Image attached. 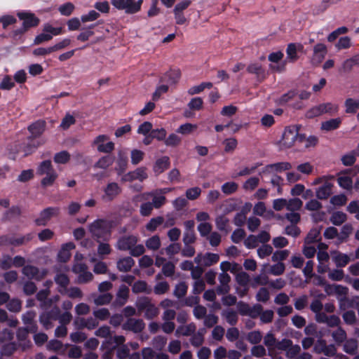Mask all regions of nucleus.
I'll list each match as a JSON object with an SVG mask.
<instances>
[{"label": "nucleus", "instance_id": "nucleus-1", "mask_svg": "<svg viewBox=\"0 0 359 359\" xmlns=\"http://www.w3.org/2000/svg\"><path fill=\"white\" fill-rule=\"evenodd\" d=\"M299 127L297 126H290L287 127L282 135L280 141V147L283 148H290L296 142H302L304 139V135L299 133Z\"/></svg>", "mask_w": 359, "mask_h": 359}, {"label": "nucleus", "instance_id": "nucleus-2", "mask_svg": "<svg viewBox=\"0 0 359 359\" xmlns=\"http://www.w3.org/2000/svg\"><path fill=\"white\" fill-rule=\"evenodd\" d=\"M36 173L44 176L41 180V185L43 187L51 186L57 177L56 171L53 168L50 161H43L38 166Z\"/></svg>", "mask_w": 359, "mask_h": 359}, {"label": "nucleus", "instance_id": "nucleus-3", "mask_svg": "<svg viewBox=\"0 0 359 359\" xmlns=\"http://www.w3.org/2000/svg\"><path fill=\"white\" fill-rule=\"evenodd\" d=\"M111 222L104 219H97L89 225V231L93 236L107 240L110 236Z\"/></svg>", "mask_w": 359, "mask_h": 359}, {"label": "nucleus", "instance_id": "nucleus-4", "mask_svg": "<svg viewBox=\"0 0 359 359\" xmlns=\"http://www.w3.org/2000/svg\"><path fill=\"white\" fill-rule=\"evenodd\" d=\"M111 3L118 10H124L126 13L134 14L141 10L143 0H111Z\"/></svg>", "mask_w": 359, "mask_h": 359}, {"label": "nucleus", "instance_id": "nucleus-5", "mask_svg": "<svg viewBox=\"0 0 359 359\" xmlns=\"http://www.w3.org/2000/svg\"><path fill=\"white\" fill-rule=\"evenodd\" d=\"M136 306L138 312L144 313V316L148 319H151L158 314V308L151 303L148 297H140L136 302Z\"/></svg>", "mask_w": 359, "mask_h": 359}, {"label": "nucleus", "instance_id": "nucleus-6", "mask_svg": "<svg viewBox=\"0 0 359 359\" xmlns=\"http://www.w3.org/2000/svg\"><path fill=\"white\" fill-rule=\"evenodd\" d=\"M138 201H148L151 199V203L154 205V208L158 209L161 208L166 203V198L163 196L158 189L151 191L143 193L136 197Z\"/></svg>", "mask_w": 359, "mask_h": 359}, {"label": "nucleus", "instance_id": "nucleus-7", "mask_svg": "<svg viewBox=\"0 0 359 359\" xmlns=\"http://www.w3.org/2000/svg\"><path fill=\"white\" fill-rule=\"evenodd\" d=\"M93 145L102 153H110L114 149V143L110 141L109 136L106 135H100L96 137L93 142Z\"/></svg>", "mask_w": 359, "mask_h": 359}, {"label": "nucleus", "instance_id": "nucleus-8", "mask_svg": "<svg viewBox=\"0 0 359 359\" xmlns=\"http://www.w3.org/2000/svg\"><path fill=\"white\" fill-rule=\"evenodd\" d=\"M60 208L58 207H49L43 210L35 219V223L38 226H45L51 218L58 216Z\"/></svg>", "mask_w": 359, "mask_h": 359}, {"label": "nucleus", "instance_id": "nucleus-9", "mask_svg": "<svg viewBox=\"0 0 359 359\" xmlns=\"http://www.w3.org/2000/svg\"><path fill=\"white\" fill-rule=\"evenodd\" d=\"M18 18L23 21L25 30L32 27H36L39 23V19L30 12L22 11L18 13Z\"/></svg>", "mask_w": 359, "mask_h": 359}, {"label": "nucleus", "instance_id": "nucleus-10", "mask_svg": "<svg viewBox=\"0 0 359 359\" xmlns=\"http://www.w3.org/2000/svg\"><path fill=\"white\" fill-rule=\"evenodd\" d=\"M147 178V174L146 172V168H138L136 170L129 172L125 175H123L121 177V182H132L133 180H140L143 181Z\"/></svg>", "mask_w": 359, "mask_h": 359}, {"label": "nucleus", "instance_id": "nucleus-11", "mask_svg": "<svg viewBox=\"0 0 359 359\" xmlns=\"http://www.w3.org/2000/svg\"><path fill=\"white\" fill-rule=\"evenodd\" d=\"M22 273L29 279L41 280L46 275V271H39L36 267L27 265L22 269Z\"/></svg>", "mask_w": 359, "mask_h": 359}, {"label": "nucleus", "instance_id": "nucleus-12", "mask_svg": "<svg viewBox=\"0 0 359 359\" xmlns=\"http://www.w3.org/2000/svg\"><path fill=\"white\" fill-rule=\"evenodd\" d=\"M278 348L287 349L286 355L290 358H294L297 356L300 352V346L292 345V341L288 339L283 340L278 346Z\"/></svg>", "mask_w": 359, "mask_h": 359}, {"label": "nucleus", "instance_id": "nucleus-13", "mask_svg": "<svg viewBox=\"0 0 359 359\" xmlns=\"http://www.w3.org/2000/svg\"><path fill=\"white\" fill-rule=\"evenodd\" d=\"M219 257L217 254L215 253H206L204 255H198L194 261L197 264H201L205 266H210L214 264H216L219 261Z\"/></svg>", "mask_w": 359, "mask_h": 359}, {"label": "nucleus", "instance_id": "nucleus-14", "mask_svg": "<svg viewBox=\"0 0 359 359\" xmlns=\"http://www.w3.org/2000/svg\"><path fill=\"white\" fill-rule=\"evenodd\" d=\"M121 191L119 185L116 182H110L104 189V194L103 198L108 201H112Z\"/></svg>", "mask_w": 359, "mask_h": 359}, {"label": "nucleus", "instance_id": "nucleus-15", "mask_svg": "<svg viewBox=\"0 0 359 359\" xmlns=\"http://www.w3.org/2000/svg\"><path fill=\"white\" fill-rule=\"evenodd\" d=\"M137 241L138 238L135 236H125L118 241L116 247L121 250H130Z\"/></svg>", "mask_w": 359, "mask_h": 359}, {"label": "nucleus", "instance_id": "nucleus-16", "mask_svg": "<svg viewBox=\"0 0 359 359\" xmlns=\"http://www.w3.org/2000/svg\"><path fill=\"white\" fill-rule=\"evenodd\" d=\"M327 53V48L323 43H318L313 48V55L311 62L313 65H319L325 58Z\"/></svg>", "mask_w": 359, "mask_h": 359}, {"label": "nucleus", "instance_id": "nucleus-17", "mask_svg": "<svg viewBox=\"0 0 359 359\" xmlns=\"http://www.w3.org/2000/svg\"><path fill=\"white\" fill-rule=\"evenodd\" d=\"M239 312L243 315H249L255 317L262 312V308L260 305H255L253 308H250L248 304L239 302L238 304Z\"/></svg>", "mask_w": 359, "mask_h": 359}, {"label": "nucleus", "instance_id": "nucleus-18", "mask_svg": "<svg viewBox=\"0 0 359 359\" xmlns=\"http://www.w3.org/2000/svg\"><path fill=\"white\" fill-rule=\"evenodd\" d=\"M128 295L129 288L124 285H121L113 305L115 306H121L124 305L128 300Z\"/></svg>", "mask_w": 359, "mask_h": 359}, {"label": "nucleus", "instance_id": "nucleus-19", "mask_svg": "<svg viewBox=\"0 0 359 359\" xmlns=\"http://www.w3.org/2000/svg\"><path fill=\"white\" fill-rule=\"evenodd\" d=\"M144 323L142 320L130 318L123 324L124 330H131L134 332H140L144 328Z\"/></svg>", "mask_w": 359, "mask_h": 359}, {"label": "nucleus", "instance_id": "nucleus-20", "mask_svg": "<svg viewBox=\"0 0 359 359\" xmlns=\"http://www.w3.org/2000/svg\"><path fill=\"white\" fill-rule=\"evenodd\" d=\"M74 248L75 245L72 242L63 244L57 255L59 260L62 262H67L71 257V250Z\"/></svg>", "mask_w": 359, "mask_h": 359}, {"label": "nucleus", "instance_id": "nucleus-21", "mask_svg": "<svg viewBox=\"0 0 359 359\" xmlns=\"http://www.w3.org/2000/svg\"><path fill=\"white\" fill-rule=\"evenodd\" d=\"M292 167V165L289 162H279L266 165L264 172L267 173L281 172L284 170H289Z\"/></svg>", "mask_w": 359, "mask_h": 359}, {"label": "nucleus", "instance_id": "nucleus-22", "mask_svg": "<svg viewBox=\"0 0 359 359\" xmlns=\"http://www.w3.org/2000/svg\"><path fill=\"white\" fill-rule=\"evenodd\" d=\"M220 285L217 288L218 294H226L230 290L229 283L231 280L230 276L226 273H221L219 276Z\"/></svg>", "mask_w": 359, "mask_h": 359}, {"label": "nucleus", "instance_id": "nucleus-23", "mask_svg": "<svg viewBox=\"0 0 359 359\" xmlns=\"http://www.w3.org/2000/svg\"><path fill=\"white\" fill-rule=\"evenodd\" d=\"M247 70L249 73L256 75L259 81H262L266 77V73L259 63H252L248 65Z\"/></svg>", "mask_w": 359, "mask_h": 359}, {"label": "nucleus", "instance_id": "nucleus-24", "mask_svg": "<svg viewBox=\"0 0 359 359\" xmlns=\"http://www.w3.org/2000/svg\"><path fill=\"white\" fill-rule=\"evenodd\" d=\"M303 46L301 43H290L287 48V58L290 62H294L298 59L297 53L302 51Z\"/></svg>", "mask_w": 359, "mask_h": 359}, {"label": "nucleus", "instance_id": "nucleus-25", "mask_svg": "<svg viewBox=\"0 0 359 359\" xmlns=\"http://www.w3.org/2000/svg\"><path fill=\"white\" fill-rule=\"evenodd\" d=\"M116 164V170L118 175H121L126 169L128 165V156L126 151L122 149L118 151Z\"/></svg>", "mask_w": 359, "mask_h": 359}, {"label": "nucleus", "instance_id": "nucleus-26", "mask_svg": "<svg viewBox=\"0 0 359 359\" xmlns=\"http://www.w3.org/2000/svg\"><path fill=\"white\" fill-rule=\"evenodd\" d=\"M332 187L333 184L331 182L325 181L323 184L316 189V194L317 198L319 199L327 198L332 193Z\"/></svg>", "mask_w": 359, "mask_h": 359}, {"label": "nucleus", "instance_id": "nucleus-27", "mask_svg": "<svg viewBox=\"0 0 359 359\" xmlns=\"http://www.w3.org/2000/svg\"><path fill=\"white\" fill-rule=\"evenodd\" d=\"M169 165V158L168 156H163L156 161L153 167V170L156 175H159L167 170Z\"/></svg>", "mask_w": 359, "mask_h": 359}, {"label": "nucleus", "instance_id": "nucleus-28", "mask_svg": "<svg viewBox=\"0 0 359 359\" xmlns=\"http://www.w3.org/2000/svg\"><path fill=\"white\" fill-rule=\"evenodd\" d=\"M196 330V326L194 323H191L188 325L179 326L176 331L175 335L177 337L180 336H191L194 334Z\"/></svg>", "mask_w": 359, "mask_h": 359}, {"label": "nucleus", "instance_id": "nucleus-29", "mask_svg": "<svg viewBox=\"0 0 359 359\" xmlns=\"http://www.w3.org/2000/svg\"><path fill=\"white\" fill-rule=\"evenodd\" d=\"M356 65H359V56L358 55L344 60L341 64L340 70L342 72L348 73Z\"/></svg>", "mask_w": 359, "mask_h": 359}, {"label": "nucleus", "instance_id": "nucleus-30", "mask_svg": "<svg viewBox=\"0 0 359 359\" xmlns=\"http://www.w3.org/2000/svg\"><path fill=\"white\" fill-rule=\"evenodd\" d=\"M332 257L337 267H344L350 262V258L347 255L339 252H332Z\"/></svg>", "mask_w": 359, "mask_h": 359}, {"label": "nucleus", "instance_id": "nucleus-31", "mask_svg": "<svg viewBox=\"0 0 359 359\" xmlns=\"http://www.w3.org/2000/svg\"><path fill=\"white\" fill-rule=\"evenodd\" d=\"M135 264V261L130 257H123L117 262V268L120 271H129Z\"/></svg>", "mask_w": 359, "mask_h": 359}, {"label": "nucleus", "instance_id": "nucleus-32", "mask_svg": "<svg viewBox=\"0 0 359 359\" xmlns=\"http://www.w3.org/2000/svg\"><path fill=\"white\" fill-rule=\"evenodd\" d=\"M270 239V234L266 231H261L257 236H250L245 242V245L250 248V241H252L254 242H260V243H266Z\"/></svg>", "mask_w": 359, "mask_h": 359}, {"label": "nucleus", "instance_id": "nucleus-33", "mask_svg": "<svg viewBox=\"0 0 359 359\" xmlns=\"http://www.w3.org/2000/svg\"><path fill=\"white\" fill-rule=\"evenodd\" d=\"M341 123L340 118H332L324 121L321 124V129L325 131H330L338 128Z\"/></svg>", "mask_w": 359, "mask_h": 359}, {"label": "nucleus", "instance_id": "nucleus-34", "mask_svg": "<svg viewBox=\"0 0 359 359\" xmlns=\"http://www.w3.org/2000/svg\"><path fill=\"white\" fill-rule=\"evenodd\" d=\"M253 212L255 215L262 217H272L273 212L271 210L266 211L265 204L263 202H259L255 204L253 208Z\"/></svg>", "mask_w": 359, "mask_h": 359}, {"label": "nucleus", "instance_id": "nucleus-35", "mask_svg": "<svg viewBox=\"0 0 359 359\" xmlns=\"http://www.w3.org/2000/svg\"><path fill=\"white\" fill-rule=\"evenodd\" d=\"M46 123L43 121H38L29 126V130L35 136L41 135L45 129Z\"/></svg>", "mask_w": 359, "mask_h": 359}, {"label": "nucleus", "instance_id": "nucleus-36", "mask_svg": "<svg viewBox=\"0 0 359 359\" xmlns=\"http://www.w3.org/2000/svg\"><path fill=\"white\" fill-rule=\"evenodd\" d=\"M320 238V229L319 228H313L310 230L307 236L305 238L304 243L306 244H311L317 242Z\"/></svg>", "mask_w": 359, "mask_h": 359}, {"label": "nucleus", "instance_id": "nucleus-37", "mask_svg": "<svg viewBox=\"0 0 359 359\" xmlns=\"http://www.w3.org/2000/svg\"><path fill=\"white\" fill-rule=\"evenodd\" d=\"M302 205L303 203L299 198H290V200H287L286 209L290 212H297L301 209Z\"/></svg>", "mask_w": 359, "mask_h": 359}, {"label": "nucleus", "instance_id": "nucleus-38", "mask_svg": "<svg viewBox=\"0 0 359 359\" xmlns=\"http://www.w3.org/2000/svg\"><path fill=\"white\" fill-rule=\"evenodd\" d=\"M344 105L346 113H355L359 109V100L348 98L346 100Z\"/></svg>", "mask_w": 359, "mask_h": 359}, {"label": "nucleus", "instance_id": "nucleus-39", "mask_svg": "<svg viewBox=\"0 0 359 359\" xmlns=\"http://www.w3.org/2000/svg\"><path fill=\"white\" fill-rule=\"evenodd\" d=\"M114 158L109 156H105L101 157L94 165L95 168L107 169L112 165Z\"/></svg>", "mask_w": 359, "mask_h": 359}, {"label": "nucleus", "instance_id": "nucleus-40", "mask_svg": "<svg viewBox=\"0 0 359 359\" xmlns=\"http://www.w3.org/2000/svg\"><path fill=\"white\" fill-rule=\"evenodd\" d=\"M337 182L339 185L344 189L349 190L353 187L352 179L346 175H339L337 178Z\"/></svg>", "mask_w": 359, "mask_h": 359}, {"label": "nucleus", "instance_id": "nucleus-41", "mask_svg": "<svg viewBox=\"0 0 359 359\" xmlns=\"http://www.w3.org/2000/svg\"><path fill=\"white\" fill-rule=\"evenodd\" d=\"M145 245L147 248L151 250H157L161 247V240L158 236L155 235L148 238Z\"/></svg>", "mask_w": 359, "mask_h": 359}, {"label": "nucleus", "instance_id": "nucleus-42", "mask_svg": "<svg viewBox=\"0 0 359 359\" xmlns=\"http://www.w3.org/2000/svg\"><path fill=\"white\" fill-rule=\"evenodd\" d=\"M323 114H329L330 115L335 114L339 111V106L337 104L327 102L320 104Z\"/></svg>", "mask_w": 359, "mask_h": 359}, {"label": "nucleus", "instance_id": "nucleus-43", "mask_svg": "<svg viewBox=\"0 0 359 359\" xmlns=\"http://www.w3.org/2000/svg\"><path fill=\"white\" fill-rule=\"evenodd\" d=\"M223 144L226 153H232L236 149L238 142L236 138L229 137L223 141Z\"/></svg>", "mask_w": 359, "mask_h": 359}, {"label": "nucleus", "instance_id": "nucleus-44", "mask_svg": "<svg viewBox=\"0 0 359 359\" xmlns=\"http://www.w3.org/2000/svg\"><path fill=\"white\" fill-rule=\"evenodd\" d=\"M197 129V125L187 123L181 125L177 129V132L182 135H189Z\"/></svg>", "mask_w": 359, "mask_h": 359}, {"label": "nucleus", "instance_id": "nucleus-45", "mask_svg": "<svg viewBox=\"0 0 359 359\" xmlns=\"http://www.w3.org/2000/svg\"><path fill=\"white\" fill-rule=\"evenodd\" d=\"M346 219V215L342 212H335L332 213L330 221L334 225H341Z\"/></svg>", "mask_w": 359, "mask_h": 359}, {"label": "nucleus", "instance_id": "nucleus-46", "mask_svg": "<svg viewBox=\"0 0 359 359\" xmlns=\"http://www.w3.org/2000/svg\"><path fill=\"white\" fill-rule=\"evenodd\" d=\"M69 159L70 154L66 151L58 152L54 156V161L57 164L67 163Z\"/></svg>", "mask_w": 359, "mask_h": 359}, {"label": "nucleus", "instance_id": "nucleus-47", "mask_svg": "<svg viewBox=\"0 0 359 359\" xmlns=\"http://www.w3.org/2000/svg\"><path fill=\"white\" fill-rule=\"evenodd\" d=\"M314 170L313 165L309 162L300 163L297 166V170L304 175H309Z\"/></svg>", "mask_w": 359, "mask_h": 359}, {"label": "nucleus", "instance_id": "nucleus-48", "mask_svg": "<svg viewBox=\"0 0 359 359\" xmlns=\"http://www.w3.org/2000/svg\"><path fill=\"white\" fill-rule=\"evenodd\" d=\"M238 185L234 182H228L222 186V191L226 195L231 194L237 191Z\"/></svg>", "mask_w": 359, "mask_h": 359}, {"label": "nucleus", "instance_id": "nucleus-49", "mask_svg": "<svg viewBox=\"0 0 359 359\" xmlns=\"http://www.w3.org/2000/svg\"><path fill=\"white\" fill-rule=\"evenodd\" d=\"M144 201V202L140 205V213L142 216L147 217L151 214L154 205H153L151 202L147 201Z\"/></svg>", "mask_w": 359, "mask_h": 359}, {"label": "nucleus", "instance_id": "nucleus-50", "mask_svg": "<svg viewBox=\"0 0 359 359\" xmlns=\"http://www.w3.org/2000/svg\"><path fill=\"white\" fill-rule=\"evenodd\" d=\"M259 183V179L258 177H250L244 182L243 187L245 190L252 191L258 186Z\"/></svg>", "mask_w": 359, "mask_h": 359}, {"label": "nucleus", "instance_id": "nucleus-51", "mask_svg": "<svg viewBox=\"0 0 359 359\" xmlns=\"http://www.w3.org/2000/svg\"><path fill=\"white\" fill-rule=\"evenodd\" d=\"M144 156V153L139 149H133L130 153L131 163L133 165H137L142 161Z\"/></svg>", "mask_w": 359, "mask_h": 359}, {"label": "nucleus", "instance_id": "nucleus-52", "mask_svg": "<svg viewBox=\"0 0 359 359\" xmlns=\"http://www.w3.org/2000/svg\"><path fill=\"white\" fill-rule=\"evenodd\" d=\"M112 299V295L109 293H104L97 296L94 299V303L97 305H104L109 304Z\"/></svg>", "mask_w": 359, "mask_h": 359}, {"label": "nucleus", "instance_id": "nucleus-53", "mask_svg": "<svg viewBox=\"0 0 359 359\" xmlns=\"http://www.w3.org/2000/svg\"><path fill=\"white\" fill-rule=\"evenodd\" d=\"M14 86L15 83L10 76H5L0 83V89L1 90H9Z\"/></svg>", "mask_w": 359, "mask_h": 359}, {"label": "nucleus", "instance_id": "nucleus-54", "mask_svg": "<svg viewBox=\"0 0 359 359\" xmlns=\"http://www.w3.org/2000/svg\"><path fill=\"white\" fill-rule=\"evenodd\" d=\"M181 142V138L175 133L170 134L167 138H165L164 143L168 147H176Z\"/></svg>", "mask_w": 359, "mask_h": 359}, {"label": "nucleus", "instance_id": "nucleus-55", "mask_svg": "<svg viewBox=\"0 0 359 359\" xmlns=\"http://www.w3.org/2000/svg\"><path fill=\"white\" fill-rule=\"evenodd\" d=\"M201 194V188L198 187H192L188 189L186 191V197L189 200H196L197 199Z\"/></svg>", "mask_w": 359, "mask_h": 359}, {"label": "nucleus", "instance_id": "nucleus-56", "mask_svg": "<svg viewBox=\"0 0 359 359\" xmlns=\"http://www.w3.org/2000/svg\"><path fill=\"white\" fill-rule=\"evenodd\" d=\"M204 333V330H200L197 333L194 334L191 339V344L194 346H201L203 342Z\"/></svg>", "mask_w": 359, "mask_h": 359}, {"label": "nucleus", "instance_id": "nucleus-57", "mask_svg": "<svg viewBox=\"0 0 359 359\" xmlns=\"http://www.w3.org/2000/svg\"><path fill=\"white\" fill-rule=\"evenodd\" d=\"M163 219L161 217L152 218L146 225L147 230L154 231L156 228L163 223Z\"/></svg>", "mask_w": 359, "mask_h": 359}, {"label": "nucleus", "instance_id": "nucleus-58", "mask_svg": "<svg viewBox=\"0 0 359 359\" xmlns=\"http://www.w3.org/2000/svg\"><path fill=\"white\" fill-rule=\"evenodd\" d=\"M289 254L290 252L287 250L276 251L273 254L271 259L273 262H281L288 257Z\"/></svg>", "mask_w": 359, "mask_h": 359}, {"label": "nucleus", "instance_id": "nucleus-59", "mask_svg": "<svg viewBox=\"0 0 359 359\" xmlns=\"http://www.w3.org/2000/svg\"><path fill=\"white\" fill-rule=\"evenodd\" d=\"M201 236H207L212 230V225L209 222L200 223L197 227Z\"/></svg>", "mask_w": 359, "mask_h": 359}, {"label": "nucleus", "instance_id": "nucleus-60", "mask_svg": "<svg viewBox=\"0 0 359 359\" xmlns=\"http://www.w3.org/2000/svg\"><path fill=\"white\" fill-rule=\"evenodd\" d=\"M55 281L57 284L61 286L64 290L66 289V287L68 285L69 283V280L67 276L65 273H58L55 277Z\"/></svg>", "mask_w": 359, "mask_h": 359}, {"label": "nucleus", "instance_id": "nucleus-61", "mask_svg": "<svg viewBox=\"0 0 359 359\" xmlns=\"http://www.w3.org/2000/svg\"><path fill=\"white\" fill-rule=\"evenodd\" d=\"M93 315L96 320H105L109 317L110 313L107 309L103 308L94 311Z\"/></svg>", "mask_w": 359, "mask_h": 359}, {"label": "nucleus", "instance_id": "nucleus-62", "mask_svg": "<svg viewBox=\"0 0 359 359\" xmlns=\"http://www.w3.org/2000/svg\"><path fill=\"white\" fill-rule=\"evenodd\" d=\"M188 287L184 283L177 284L174 290V294L178 298L184 297L187 292Z\"/></svg>", "mask_w": 359, "mask_h": 359}, {"label": "nucleus", "instance_id": "nucleus-63", "mask_svg": "<svg viewBox=\"0 0 359 359\" xmlns=\"http://www.w3.org/2000/svg\"><path fill=\"white\" fill-rule=\"evenodd\" d=\"M285 270V264L282 262H278L270 268V273L274 276H279L284 273Z\"/></svg>", "mask_w": 359, "mask_h": 359}, {"label": "nucleus", "instance_id": "nucleus-64", "mask_svg": "<svg viewBox=\"0 0 359 359\" xmlns=\"http://www.w3.org/2000/svg\"><path fill=\"white\" fill-rule=\"evenodd\" d=\"M347 210L351 214H355V217L359 219V201H351L347 206Z\"/></svg>", "mask_w": 359, "mask_h": 359}]
</instances>
